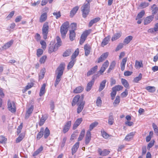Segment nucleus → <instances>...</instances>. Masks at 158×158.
<instances>
[{
  "label": "nucleus",
  "instance_id": "57",
  "mask_svg": "<svg viewBox=\"0 0 158 158\" xmlns=\"http://www.w3.org/2000/svg\"><path fill=\"white\" fill-rule=\"evenodd\" d=\"M43 53L42 49L40 48L38 49L37 50L36 55L38 57H40L41 56Z\"/></svg>",
  "mask_w": 158,
  "mask_h": 158
},
{
  "label": "nucleus",
  "instance_id": "43",
  "mask_svg": "<svg viewBox=\"0 0 158 158\" xmlns=\"http://www.w3.org/2000/svg\"><path fill=\"white\" fill-rule=\"evenodd\" d=\"M85 131L84 129L82 130L81 133L80 134L78 138V141H80L83 138L85 135Z\"/></svg>",
  "mask_w": 158,
  "mask_h": 158
},
{
  "label": "nucleus",
  "instance_id": "16",
  "mask_svg": "<svg viewBox=\"0 0 158 158\" xmlns=\"http://www.w3.org/2000/svg\"><path fill=\"white\" fill-rule=\"evenodd\" d=\"M84 49L85 51V55L88 56L90 53L91 50L90 46L88 44H86L84 47Z\"/></svg>",
  "mask_w": 158,
  "mask_h": 158
},
{
  "label": "nucleus",
  "instance_id": "6",
  "mask_svg": "<svg viewBox=\"0 0 158 158\" xmlns=\"http://www.w3.org/2000/svg\"><path fill=\"white\" fill-rule=\"evenodd\" d=\"M8 108L9 110L12 113H15L16 111L15 104L13 102H11L10 100L8 101Z\"/></svg>",
  "mask_w": 158,
  "mask_h": 158
},
{
  "label": "nucleus",
  "instance_id": "29",
  "mask_svg": "<svg viewBox=\"0 0 158 158\" xmlns=\"http://www.w3.org/2000/svg\"><path fill=\"white\" fill-rule=\"evenodd\" d=\"M114 122L113 113L111 112L110 113L108 118V124L110 125H112Z\"/></svg>",
  "mask_w": 158,
  "mask_h": 158
},
{
  "label": "nucleus",
  "instance_id": "46",
  "mask_svg": "<svg viewBox=\"0 0 158 158\" xmlns=\"http://www.w3.org/2000/svg\"><path fill=\"white\" fill-rule=\"evenodd\" d=\"M24 137V135L22 134H20L19 137L16 139V143H19L21 141Z\"/></svg>",
  "mask_w": 158,
  "mask_h": 158
},
{
  "label": "nucleus",
  "instance_id": "50",
  "mask_svg": "<svg viewBox=\"0 0 158 158\" xmlns=\"http://www.w3.org/2000/svg\"><path fill=\"white\" fill-rule=\"evenodd\" d=\"M149 5V4L148 3L146 2H143L141 3L139 7H140V8L142 9L145 8L148 6Z\"/></svg>",
  "mask_w": 158,
  "mask_h": 158
},
{
  "label": "nucleus",
  "instance_id": "54",
  "mask_svg": "<svg viewBox=\"0 0 158 158\" xmlns=\"http://www.w3.org/2000/svg\"><path fill=\"white\" fill-rule=\"evenodd\" d=\"M135 65L138 68V67L139 68L143 67V64L142 61L139 62L138 60H136Z\"/></svg>",
  "mask_w": 158,
  "mask_h": 158
},
{
  "label": "nucleus",
  "instance_id": "41",
  "mask_svg": "<svg viewBox=\"0 0 158 158\" xmlns=\"http://www.w3.org/2000/svg\"><path fill=\"white\" fill-rule=\"evenodd\" d=\"M145 14V11L144 10H142L141 12L139 13L136 18V20H137L138 19H140L142 18L144 15Z\"/></svg>",
  "mask_w": 158,
  "mask_h": 158
},
{
  "label": "nucleus",
  "instance_id": "15",
  "mask_svg": "<svg viewBox=\"0 0 158 158\" xmlns=\"http://www.w3.org/2000/svg\"><path fill=\"white\" fill-rule=\"evenodd\" d=\"M79 146V142H77L73 145L72 148V154L73 155L77 151Z\"/></svg>",
  "mask_w": 158,
  "mask_h": 158
},
{
  "label": "nucleus",
  "instance_id": "32",
  "mask_svg": "<svg viewBox=\"0 0 158 158\" xmlns=\"http://www.w3.org/2000/svg\"><path fill=\"white\" fill-rule=\"evenodd\" d=\"M121 35L122 33L121 32H119L115 34L112 38V41H114L117 40L121 37Z\"/></svg>",
  "mask_w": 158,
  "mask_h": 158
},
{
  "label": "nucleus",
  "instance_id": "3",
  "mask_svg": "<svg viewBox=\"0 0 158 158\" xmlns=\"http://www.w3.org/2000/svg\"><path fill=\"white\" fill-rule=\"evenodd\" d=\"M83 17L85 18L89 14L90 11V5L84 3L81 8Z\"/></svg>",
  "mask_w": 158,
  "mask_h": 158
},
{
  "label": "nucleus",
  "instance_id": "23",
  "mask_svg": "<svg viewBox=\"0 0 158 158\" xmlns=\"http://www.w3.org/2000/svg\"><path fill=\"white\" fill-rule=\"evenodd\" d=\"M13 40H11L6 43L2 46V49H6L10 48L13 44Z\"/></svg>",
  "mask_w": 158,
  "mask_h": 158
},
{
  "label": "nucleus",
  "instance_id": "2",
  "mask_svg": "<svg viewBox=\"0 0 158 158\" xmlns=\"http://www.w3.org/2000/svg\"><path fill=\"white\" fill-rule=\"evenodd\" d=\"M69 24V23L67 21L64 23L60 27V32L61 36L63 38H64L65 37L68 31Z\"/></svg>",
  "mask_w": 158,
  "mask_h": 158
},
{
  "label": "nucleus",
  "instance_id": "39",
  "mask_svg": "<svg viewBox=\"0 0 158 158\" xmlns=\"http://www.w3.org/2000/svg\"><path fill=\"white\" fill-rule=\"evenodd\" d=\"M94 84V83H93V81H90L87 83L86 87L87 91H89L90 90Z\"/></svg>",
  "mask_w": 158,
  "mask_h": 158
},
{
  "label": "nucleus",
  "instance_id": "28",
  "mask_svg": "<svg viewBox=\"0 0 158 158\" xmlns=\"http://www.w3.org/2000/svg\"><path fill=\"white\" fill-rule=\"evenodd\" d=\"M78 9L79 7L77 6L74 7L70 11V16L72 17L77 13Z\"/></svg>",
  "mask_w": 158,
  "mask_h": 158
},
{
  "label": "nucleus",
  "instance_id": "55",
  "mask_svg": "<svg viewBox=\"0 0 158 158\" xmlns=\"http://www.w3.org/2000/svg\"><path fill=\"white\" fill-rule=\"evenodd\" d=\"M61 77L56 76V80L55 82L54 85L55 87L58 84L61 80Z\"/></svg>",
  "mask_w": 158,
  "mask_h": 158
},
{
  "label": "nucleus",
  "instance_id": "7",
  "mask_svg": "<svg viewBox=\"0 0 158 158\" xmlns=\"http://www.w3.org/2000/svg\"><path fill=\"white\" fill-rule=\"evenodd\" d=\"M90 33V31H89L86 30L82 33L81 35L80 40V44L81 45L84 43Z\"/></svg>",
  "mask_w": 158,
  "mask_h": 158
},
{
  "label": "nucleus",
  "instance_id": "33",
  "mask_svg": "<svg viewBox=\"0 0 158 158\" xmlns=\"http://www.w3.org/2000/svg\"><path fill=\"white\" fill-rule=\"evenodd\" d=\"M79 53V50L78 48L76 50L75 52L72 55L71 59L72 60L74 61V59L78 55Z\"/></svg>",
  "mask_w": 158,
  "mask_h": 158
},
{
  "label": "nucleus",
  "instance_id": "12",
  "mask_svg": "<svg viewBox=\"0 0 158 158\" xmlns=\"http://www.w3.org/2000/svg\"><path fill=\"white\" fill-rule=\"evenodd\" d=\"M154 17L153 15H151L146 17L144 20V24L147 25L150 23L153 20Z\"/></svg>",
  "mask_w": 158,
  "mask_h": 158
},
{
  "label": "nucleus",
  "instance_id": "58",
  "mask_svg": "<svg viewBox=\"0 0 158 158\" xmlns=\"http://www.w3.org/2000/svg\"><path fill=\"white\" fill-rule=\"evenodd\" d=\"M74 64V61L71 60L67 66L68 69H69L71 68L73 66Z\"/></svg>",
  "mask_w": 158,
  "mask_h": 158
},
{
  "label": "nucleus",
  "instance_id": "45",
  "mask_svg": "<svg viewBox=\"0 0 158 158\" xmlns=\"http://www.w3.org/2000/svg\"><path fill=\"white\" fill-rule=\"evenodd\" d=\"M43 149V147L41 146L37 150H36L33 154V156H35L40 153Z\"/></svg>",
  "mask_w": 158,
  "mask_h": 158
},
{
  "label": "nucleus",
  "instance_id": "26",
  "mask_svg": "<svg viewBox=\"0 0 158 158\" xmlns=\"http://www.w3.org/2000/svg\"><path fill=\"white\" fill-rule=\"evenodd\" d=\"M106 82V80H104L101 82L98 89L99 91H102L105 88Z\"/></svg>",
  "mask_w": 158,
  "mask_h": 158
},
{
  "label": "nucleus",
  "instance_id": "5",
  "mask_svg": "<svg viewBox=\"0 0 158 158\" xmlns=\"http://www.w3.org/2000/svg\"><path fill=\"white\" fill-rule=\"evenodd\" d=\"M64 69V65L63 64H60L56 71V74L57 76L61 77Z\"/></svg>",
  "mask_w": 158,
  "mask_h": 158
},
{
  "label": "nucleus",
  "instance_id": "9",
  "mask_svg": "<svg viewBox=\"0 0 158 158\" xmlns=\"http://www.w3.org/2000/svg\"><path fill=\"white\" fill-rule=\"evenodd\" d=\"M58 47H56L55 44V43L53 42H51L48 49V52L50 53H51L53 52L56 51L58 49Z\"/></svg>",
  "mask_w": 158,
  "mask_h": 158
},
{
  "label": "nucleus",
  "instance_id": "31",
  "mask_svg": "<svg viewBox=\"0 0 158 158\" xmlns=\"http://www.w3.org/2000/svg\"><path fill=\"white\" fill-rule=\"evenodd\" d=\"M121 82L122 84L126 88L128 89L130 88L129 84L126 79L122 78L121 79Z\"/></svg>",
  "mask_w": 158,
  "mask_h": 158
},
{
  "label": "nucleus",
  "instance_id": "35",
  "mask_svg": "<svg viewBox=\"0 0 158 158\" xmlns=\"http://www.w3.org/2000/svg\"><path fill=\"white\" fill-rule=\"evenodd\" d=\"M47 118L48 116H43L40 119V120L39 123V125L40 126H42L43 125L46 120L47 119Z\"/></svg>",
  "mask_w": 158,
  "mask_h": 158
},
{
  "label": "nucleus",
  "instance_id": "1",
  "mask_svg": "<svg viewBox=\"0 0 158 158\" xmlns=\"http://www.w3.org/2000/svg\"><path fill=\"white\" fill-rule=\"evenodd\" d=\"M85 103V101H83V96H82L81 97L79 95H77L74 97L72 102V105L74 106L76 104H77L78 106L77 112L79 114L82 110Z\"/></svg>",
  "mask_w": 158,
  "mask_h": 158
},
{
  "label": "nucleus",
  "instance_id": "42",
  "mask_svg": "<svg viewBox=\"0 0 158 158\" xmlns=\"http://www.w3.org/2000/svg\"><path fill=\"white\" fill-rule=\"evenodd\" d=\"M44 133V137L45 139L47 138L49 135L50 134V131L48 128L47 127L45 129Z\"/></svg>",
  "mask_w": 158,
  "mask_h": 158
},
{
  "label": "nucleus",
  "instance_id": "36",
  "mask_svg": "<svg viewBox=\"0 0 158 158\" xmlns=\"http://www.w3.org/2000/svg\"><path fill=\"white\" fill-rule=\"evenodd\" d=\"M83 90V88L81 86H78L73 91L74 93L77 94L82 92Z\"/></svg>",
  "mask_w": 158,
  "mask_h": 158
},
{
  "label": "nucleus",
  "instance_id": "25",
  "mask_svg": "<svg viewBox=\"0 0 158 158\" xmlns=\"http://www.w3.org/2000/svg\"><path fill=\"white\" fill-rule=\"evenodd\" d=\"M110 38V36L108 35L104 38L102 43V46L103 47L104 46L107 44L109 41Z\"/></svg>",
  "mask_w": 158,
  "mask_h": 158
},
{
  "label": "nucleus",
  "instance_id": "40",
  "mask_svg": "<svg viewBox=\"0 0 158 158\" xmlns=\"http://www.w3.org/2000/svg\"><path fill=\"white\" fill-rule=\"evenodd\" d=\"M146 89L150 93H153L156 91L155 87L154 86H148Z\"/></svg>",
  "mask_w": 158,
  "mask_h": 158
},
{
  "label": "nucleus",
  "instance_id": "19",
  "mask_svg": "<svg viewBox=\"0 0 158 158\" xmlns=\"http://www.w3.org/2000/svg\"><path fill=\"white\" fill-rule=\"evenodd\" d=\"M100 18L99 17L95 18L90 20L89 23L88 27H90L94 24L98 22L100 20Z\"/></svg>",
  "mask_w": 158,
  "mask_h": 158
},
{
  "label": "nucleus",
  "instance_id": "34",
  "mask_svg": "<svg viewBox=\"0 0 158 158\" xmlns=\"http://www.w3.org/2000/svg\"><path fill=\"white\" fill-rule=\"evenodd\" d=\"M116 64V62L115 61H113L111 63L109 68L107 71V73H109L112 69H113Z\"/></svg>",
  "mask_w": 158,
  "mask_h": 158
},
{
  "label": "nucleus",
  "instance_id": "59",
  "mask_svg": "<svg viewBox=\"0 0 158 158\" xmlns=\"http://www.w3.org/2000/svg\"><path fill=\"white\" fill-rule=\"evenodd\" d=\"M102 135L103 137L105 139H107L109 137V135L104 130L101 131Z\"/></svg>",
  "mask_w": 158,
  "mask_h": 158
},
{
  "label": "nucleus",
  "instance_id": "4",
  "mask_svg": "<svg viewBox=\"0 0 158 158\" xmlns=\"http://www.w3.org/2000/svg\"><path fill=\"white\" fill-rule=\"evenodd\" d=\"M49 28L48 23L47 22L45 23L43 25L42 29L43 37L44 39L45 40L47 38Z\"/></svg>",
  "mask_w": 158,
  "mask_h": 158
},
{
  "label": "nucleus",
  "instance_id": "24",
  "mask_svg": "<svg viewBox=\"0 0 158 158\" xmlns=\"http://www.w3.org/2000/svg\"><path fill=\"white\" fill-rule=\"evenodd\" d=\"M45 87L46 84L45 83H44L42 85L40 89L39 95L41 97L43 96L45 93Z\"/></svg>",
  "mask_w": 158,
  "mask_h": 158
},
{
  "label": "nucleus",
  "instance_id": "11",
  "mask_svg": "<svg viewBox=\"0 0 158 158\" xmlns=\"http://www.w3.org/2000/svg\"><path fill=\"white\" fill-rule=\"evenodd\" d=\"M109 54L108 52H106L102 54L98 58V63H100L106 59L107 58Z\"/></svg>",
  "mask_w": 158,
  "mask_h": 158
},
{
  "label": "nucleus",
  "instance_id": "63",
  "mask_svg": "<svg viewBox=\"0 0 158 158\" xmlns=\"http://www.w3.org/2000/svg\"><path fill=\"white\" fill-rule=\"evenodd\" d=\"M70 27L72 29L71 31H74L77 28V24L76 23H72L70 25Z\"/></svg>",
  "mask_w": 158,
  "mask_h": 158
},
{
  "label": "nucleus",
  "instance_id": "53",
  "mask_svg": "<svg viewBox=\"0 0 158 158\" xmlns=\"http://www.w3.org/2000/svg\"><path fill=\"white\" fill-rule=\"evenodd\" d=\"M102 103V101L100 97H98L96 100V104L97 106L98 107H100Z\"/></svg>",
  "mask_w": 158,
  "mask_h": 158
},
{
  "label": "nucleus",
  "instance_id": "21",
  "mask_svg": "<svg viewBox=\"0 0 158 158\" xmlns=\"http://www.w3.org/2000/svg\"><path fill=\"white\" fill-rule=\"evenodd\" d=\"M133 38V36L131 35H129L126 37L123 42L124 45H125L128 44L132 40Z\"/></svg>",
  "mask_w": 158,
  "mask_h": 158
},
{
  "label": "nucleus",
  "instance_id": "13",
  "mask_svg": "<svg viewBox=\"0 0 158 158\" xmlns=\"http://www.w3.org/2000/svg\"><path fill=\"white\" fill-rule=\"evenodd\" d=\"M34 109V106L31 105L29 108L28 109L26 112L25 118L26 119L28 118L31 114L32 113Z\"/></svg>",
  "mask_w": 158,
  "mask_h": 158
},
{
  "label": "nucleus",
  "instance_id": "60",
  "mask_svg": "<svg viewBox=\"0 0 158 158\" xmlns=\"http://www.w3.org/2000/svg\"><path fill=\"white\" fill-rule=\"evenodd\" d=\"M47 58V56H42L40 60V62L41 64L44 63Z\"/></svg>",
  "mask_w": 158,
  "mask_h": 158
},
{
  "label": "nucleus",
  "instance_id": "38",
  "mask_svg": "<svg viewBox=\"0 0 158 158\" xmlns=\"http://www.w3.org/2000/svg\"><path fill=\"white\" fill-rule=\"evenodd\" d=\"M56 40L57 43L55 44V45L58 48L61 45L62 42L59 36H57L56 37Z\"/></svg>",
  "mask_w": 158,
  "mask_h": 158
},
{
  "label": "nucleus",
  "instance_id": "14",
  "mask_svg": "<svg viewBox=\"0 0 158 158\" xmlns=\"http://www.w3.org/2000/svg\"><path fill=\"white\" fill-rule=\"evenodd\" d=\"M91 139V133L90 131H88L86 135L85 138V143L88 144L89 142Z\"/></svg>",
  "mask_w": 158,
  "mask_h": 158
},
{
  "label": "nucleus",
  "instance_id": "56",
  "mask_svg": "<svg viewBox=\"0 0 158 158\" xmlns=\"http://www.w3.org/2000/svg\"><path fill=\"white\" fill-rule=\"evenodd\" d=\"M53 15L56 17V19H58L60 18L61 16L60 11H59L58 12H53Z\"/></svg>",
  "mask_w": 158,
  "mask_h": 158
},
{
  "label": "nucleus",
  "instance_id": "62",
  "mask_svg": "<svg viewBox=\"0 0 158 158\" xmlns=\"http://www.w3.org/2000/svg\"><path fill=\"white\" fill-rule=\"evenodd\" d=\"M124 45V44L123 43H120L118 45L117 47L116 48L115 51H117L121 49L123 47V45Z\"/></svg>",
  "mask_w": 158,
  "mask_h": 158
},
{
  "label": "nucleus",
  "instance_id": "20",
  "mask_svg": "<svg viewBox=\"0 0 158 158\" xmlns=\"http://www.w3.org/2000/svg\"><path fill=\"white\" fill-rule=\"evenodd\" d=\"M151 9L152 10V15H153L154 17V15L156 14L158 12V7L156 4H153L151 7Z\"/></svg>",
  "mask_w": 158,
  "mask_h": 158
},
{
  "label": "nucleus",
  "instance_id": "47",
  "mask_svg": "<svg viewBox=\"0 0 158 158\" xmlns=\"http://www.w3.org/2000/svg\"><path fill=\"white\" fill-rule=\"evenodd\" d=\"M123 88V87L120 85H118L115 86L112 88V90H114L116 92L117 91H119Z\"/></svg>",
  "mask_w": 158,
  "mask_h": 158
},
{
  "label": "nucleus",
  "instance_id": "8",
  "mask_svg": "<svg viewBox=\"0 0 158 158\" xmlns=\"http://www.w3.org/2000/svg\"><path fill=\"white\" fill-rule=\"evenodd\" d=\"M109 64V62L108 60H106L102 64V66L100 70L98 71V73H100V75L102 74V73L105 71L106 69L108 67Z\"/></svg>",
  "mask_w": 158,
  "mask_h": 158
},
{
  "label": "nucleus",
  "instance_id": "10",
  "mask_svg": "<svg viewBox=\"0 0 158 158\" xmlns=\"http://www.w3.org/2000/svg\"><path fill=\"white\" fill-rule=\"evenodd\" d=\"M83 119L81 118L77 119L75 121L73 126V129L75 130L79 126L82 122Z\"/></svg>",
  "mask_w": 158,
  "mask_h": 158
},
{
  "label": "nucleus",
  "instance_id": "48",
  "mask_svg": "<svg viewBox=\"0 0 158 158\" xmlns=\"http://www.w3.org/2000/svg\"><path fill=\"white\" fill-rule=\"evenodd\" d=\"M45 73V69L44 68H43L41 70L40 73L39 75V78L40 79H41L44 77Z\"/></svg>",
  "mask_w": 158,
  "mask_h": 158
},
{
  "label": "nucleus",
  "instance_id": "17",
  "mask_svg": "<svg viewBox=\"0 0 158 158\" xmlns=\"http://www.w3.org/2000/svg\"><path fill=\"white\" fill-rule=\"evenodd\" d=\"M98 67V66L97 65H96L91 69H90L87 73V77H89L90 75L94 73L97 70Z\"/></svg>",
  "mask_w": 158,
  "mask_h": 158
},
{
  "label": "nucleus",
  "instance_id": "64",
  "mask_svg": "<svg viewBox=\"0 0 158 158\" xmlns=\"http://www.w3.org/2000/svg\"><path fill=\"white\" fill-rule=\"evenodd\" d=\"M33 86V84H28L25 87V88L23 91V92H25L27 91V90L31 88Z\"/></svg>",
  "mask_w": 158,
  "mask_h": 158
},
{
  "label": "nucleus",
  "instance_id": "22",
  "mask_svg": "<svg viewBox=\"0 0 158 158\" xmlns=\"http://www.w3.org/2000/svg\"><path fill=\"white\" fill-rule=\"evenodd\" d=\"M135 134V132H133L129 133L126 135L125 138V140L128 141H130L132 138Z\"/></svg>",
  "mask_w": 158,
  "mask_h": 158
},
{
  "label": "nucleus",
  "instance_id": "51",
  "mask_svg": "<svg viewBox=\"0 0 158 158\" xmlns=\"http://www.w3.org/2000/svg\"><path fill=\"white\" fill-rule=\"evenodd\" d=\"M71 53V51L70 49H68L66 50L63 53V57H67L70 55Z\"/></svg>",
  "mask_w": 158,
  "mask_h": 158
},
{
  "label": "nucleus",
  "instance_id": "52",
  "mask_svg": "<svg viewBox=\"0 0 158 158\" xmlns=\"http://www.w3.org/2000/svg\"><path fill=\"white\" fill-rule=\"evenodd\" d=\"M120 97L118 96H117L115 99V100L114 103L113 105L114 106H116L117 104H118L120 102Z\"/></svg>",
  "mask_w": 158,
  "mask_h": 158
},
{
  "label": "nucleus",
  "instance_id": "44",
  "mask_svg": "<svg viewBox=\"0 0 158 158\" xmlns=\"http://www.w3.org/2000/svg\"><path fill=\"white\" fill-rule=\"evenodd\" d=\"M98 123L97 122H95L93 123H92L89 126V131H92L93 128L96 127L98 124Z\"/></svg>",
  "mask_w": 158,
  "mask_h": 158
},
{
  "label": "nucleus",
  "instance_id": "49",
  "mask_svg": "<svg viewBox=\"0 0 158 158\" xmlns=\"http://www.w3.org/2000/svg\"><path fill=\"white\" fill-rule=\"evenodd\" d=\"M142 77V75L140 73L138 77H136L134 78L133 80V81L135 83H138L139 81L140 80Z\"/></svg>",
  "mask_w": 158,
  "mask_h": 158
},
{
  "label": "nucleus",
  "instance_id": "30",
  "mask_svg": "<svg viewBox=\"0 0 158 158\" xmlns=\"http://www.w3.org/2000/svg\"><path fill=\"white\" fill-rule=\"evenodd\" d=\"M44 131V128L42 127L41 128L40 131L38 133L36 136V139L39 140L40 139L43 135Z\"/></svg>",
  "mask_w": 158,
  "mask_h": 158
},
{
  "label": "nucleus",
  "instance_id": "61",
  "mask_svg": "<svg viewBox=\"0 0 158 158\" xmlns=\"http://www.w3.org/2000/svg\"><path fill=\"white\" fill-rule=\"evenodd\" d=\"M40 44L41 45V47L43 49L46 48V44L44 40H41Z\"/></svg>",
  "mask_w": 158,
  "mask_h": 158
},
{
  "label": "nucleus",
  "instance_id": "37",
  "mask_svg": "<svg viewBox=\"0 0 158 158\" xmlns=\"http://www.w3.org/2000/svg\"><path fill=\"white\" fill-rule=\"evenodd\" d=\"M75 37V33L74 31H70L69 34V38L71 41H73Z\"/></svg>",
  "mask_w": 158,
  "mask_h": 158
},
{
  "label": "nucleus",
  "instance_id": "18",
  "mask_svg": "<svg viewBox=\"0 0 158 158\" xmlns=\"http://www.w3.org/2000/svg\"><path fill=\"white\" fill-rule=\"evenodd\" d=\"M99 154L102 156H106L109 154L110 151L106 149L103 150L102 151L101 149H99L98 151Z\"/></svg>",
  "mask_w": 158,
  "mask_h": 158
},
{
  "label": "nucleus",
  "instance_id": "27",
  "mask_svg": "<svg viewBox=\"0 0 158 158\" xmlns=\"http://www.w3.org/2000/svg\"><path fill=\"white\" fill-rule=\"evenodd\" d=\"M47 13H44L41 15L40 19V23L44 22L46 21L47 18Z\"/></svg>",
  "mask_w": 158,
  "mask_h": 158
}]
</instances>
